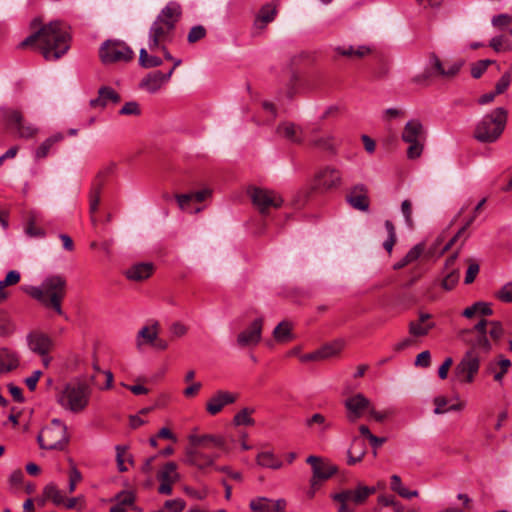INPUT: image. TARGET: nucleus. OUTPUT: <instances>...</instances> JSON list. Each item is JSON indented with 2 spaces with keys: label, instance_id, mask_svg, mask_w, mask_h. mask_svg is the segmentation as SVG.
I'll return each instance as SVG.
<instances>
[{
  "label": "nucleus",
  "instance_id": "nucleus-1",
  "mask_svg": "<svg viewBox=\"0 0 512 512\" xmlns=\"http://www.w3.org/2000/svg\"><path fill=\"white\" fill-rule=\"evenodd\" d=\"M468 334L471 348L464 354L454 369V375L460 383H472L480 368V356L477 351L487 353L493 342H497L503 335V327L499 322L481 319L473 328L464 330Z\"/></svg>",
  "mask_w": 512,
  "mask_h": 512
},
{
  "label": "nucleus",
  "instance_id": "nucleus-2",
  "mask_svg": "<svg viewBox=\"0 0 512 512\" xmlns=\"http://www.w3.org/2000/svg\"><path fill=\"white\" fill-rule=\"evenodd\" d=\"M19 46H36L46 60H58L70 48V34L63 22L51 21L25 38Z\"/></svg>",
  "mask_w": 512,
  "mask_h": 512
},
{
  "label": "nucleus",
  "instance_id": "nucleus-3",
  "mask_svg": "<svg viewBox=\"0 0 512 512\" xmlns=\"http://www.w3.org/2000/svg\"><path fill=\"white\" fill-rule=\"evenodd\" d=\"M23 290L44 308L53 310L59 316L64 315L62 302L67 293L65 276L49 275L44 278L40 286H27Z\"/></svg>",
  "mask_w": 512,
  "mask_h": 512
},
{
  "label": "nucleus",
  "instance_id": "nucleus-4",
  "mask_svg": "<svg viewBox=\"0 0 512 512\" xmlns=\"http://www.w3.org/2000/svg\"><path fill=\"white\" fill-rule=\"evenodd\" d=\"M181 17V6L177 2H169L152 23L148 34L149 50L154 51L161 43L171 40L176 23Z\"/></svg>",
  "mask_w": 512,
  "mask_h": 512
},
{
  "label": "nucleus",
  "instance_id": "nucleus-5",
  "mask_svg": "<svg viewBox=\"0 0 512 512\" xmlns=\"http://www.w3.org/2000/svg\"><path fill=\"white\" fill-rule=\"evenodd\" d=\"M92 390L88 383L75 379L67 383L58 394V403L73 413L83 411L89 404Z\"/></svg>",
  "mask_w": 512,
  "mask_h": 512
},
{
  "label": "nucleus",
  "instance_id": "nucleus-6",
  "mask_svg": "<svg viewBox=\"0 0 512 512\" xmlns=\"http://www.w3.org/2000/svg\"><path fill=\"white\" fill-rule=\"evenodd\" d=\"M507 122V111L498 107L486 114L476 125L474 137L482 143H493L503 133Z\"/></svg>",
  "mask_w": 512,
  "mask_h": 512
},
{
  "label": "nucleus",
  "instance_id": "nucleus-7",
  "mask_svg": "<svg viewBox=\"0 0 512 512\" xmlns=\"http://www.w3.org/2000/svg\"><path fill=\"white\" fill-rule=\"evenodd\" d=\"M41 449L64 450L69 442L67 426L60 419H53L37 436Z\"/></svg>",
  "mask_w": 512,
  "mask_h": 512
},
{
  "label": "nucleus",
  "instance_id": "nucleus-8",
  "mask_svg": "<svg viewBox=\"0 0 512 512\" xmlns=\"http://www.w3.org/2000/svg\"><path fill=\"white\" fill-rule=\"evenodd\" d=\"M374 487L359 484L355 489H344L332 495L338 504L337 512H356V507L364 504L375 493Z\"/></svg>",
  "mask_w": 512,
  "mask_h": 512
},
{
  "label": "nucleus",
  "instance_id": "nucleus-9",
  "mask_svg": "<svg viewBox=\"0 0 512 512\" xmlns=\"http://www.w3.org/2000/svg\"><path fill=\"white\" fill-rule=\"evenodd\" d=\"M402 140L409 144L407 148V157L411 160L421 156L426 140V133L419 120H410L404 126L402 131Z\"/></svg>",
  "mask_w": 512,
  "mask_h": 512
},
{
  "label": "nucleus",
  "instance_id": "nucleus-10",
  "mask_svg": "<svg viewBox=\"0 0 512 512\" xmlns=\"http://www.w3.org/2000/svg\"><path fill=\"white\" fill-rule=\"evenodd\" d=\"M99 57L104 64L129 62L133 59L134 52L123 41L106 40L100 46Z\"/></svg>",
  "mask_w": 512,
  "mask_h": 512
},
{
  "label": "nucleus",
  "instance_id": "nucleus-11",
  "mask_svg": "<svg viewBox=\"0 0 512 512\" xmlns=\"http://www.w3.org/2000/svg\"><path fill=\"white\" fill-rule=\"evenodd\" d=\"M342 185V173L331 165L320 167L314 174L311 188L314 191L325 193L338 189Z\"/></svg>",
  "mask_w": 512,
  "mask_h": 512
},
{
  "label": "nucleus",
  "instance_id": "nucleus-12",
  "mask_svg": "<svg viewBox=\"0 0 512 512\" xmlns=\"http://www.w3.org/2000/svg\"><path fill=\"white\" fill-rule=\"evenodd\" d=\"M253 205L262 214H268L271 209H278L283 204L282 197L275 191L263 188H252L249 191Z\"/></svg>",
  "mask_w": 512,
  "mask_h": 512
},
{
  "label": "nucleus",
  "instance_id": "nucleus-13",
  "mask_svg": "<svg viewBox=\"0 0 512 512\" xmlns=\"http://www.w3.org/2000/svg\"><path fill=\"white\" fill-rule=\"evenodd\" d=\"M306 462L312 466L313 476L311 479L310 497H313L315 489L318 488L321 481L327 480L332 477L337 469L335 466L324 462L320 457L309 456Z\"/></svg>",
  "mask_w": 512,
  "mask_h": 512
},
{
  "label": "nucleus",
  "instance_id": "nucleus-14",
  "mask_svg": "<svg viewBox=\"0 0 512 512\" xmlns=\"http://www.w3.org/2000/svg\"><path fill=\"white\" fill-rule=\"evenodd\" d=\"M371 406L370 400L362 393L354 394L344 401L346 419L349 423H356L360 420Z\"/></svg>",
  "mask_w": 512,
  "mask_h": 512
},
{
  "label": "nucleus",
  "instance_id": "nucleus-15",
  "mask_svg": "<svg viewBox=\"0 0 512 512\" xmlns=\"http://www.w3.org/2000/svg\"><path fill=\"white\" fill-rule=\"evenodd\" d=\"M183 462L187 465L197 467L199 470H205L208 467L214 466L215 457L203 452L201 447L189 443L185 449Z\"/></svg>",
  "mask_w": 512,
  "mask_h": 512
},
{
  "label": "nucleus",
  "instance_id": "nucleus-16",
  "mask_svg": "<svg viewBox=\"0 0 512 512\" xmlns=\"http://www.w3.org/2000/svg\"><path fill=\"white\" fill-rule=\"evenodd\" d=\"M4 119L10 128L17 130L20 138H32L38 129L31 124H24L23 115L18 110L8 109L4 112Z\"/></svg>",
  "mask_w": 512,
  "mask_h": 512
},
{
  "label": "nucleus",
  "instance_id": "nucleus-17",
  "mask_svg": "<svg viewBox=\"0 0 512 512\" xmlns=\"http://www.w3.org/2000/svg\"><path fill=\"white\" fill-rule=\"evenodd\" d=\"M160 482L158 493L162 495L172 494V485L179 481L180 475L177 472V464L175 462H167L157 474Z\"/></svg>",
  "mask_w": 512,
  "mask_h": 512
},
{
  "label": "nucleus",
  "instance_id": "nucleus-18",
  "mask_svg": "<svg viewBox=\"0 0 512 512\" xmlns=\"http://www.w3.org/2000/svg\"><path fill=\"white\" fill-rule=\"evenodd\" d=\"M263 319L256 318L246 329L237 336V345L239 347L256 346L262 337Z\"/></svg>",
  "mask_w": 512,
  "mask_h": 512
},
{
  "label": "nucleus",
  "instance_id": "nucleus-19",
  "mask_svg": "<svg viewBox=\"0 0 512 512\" xmlns=\"http://www.w3.org/2000/svg\"><path fill=\"white\" fill-rule=\"evenodd\" d=\"M29 349L40 355H48L53 348V340L47 334L40 331H32L27 335Z\"/></svg>",
  "mask_w": 512,
  "mask_h": 512
},
{
  "label": "nucleus",
  "instance_id": "nucleus-20",
  "mask_svg": "<svg viewBox=\"0 0 512 512\" xmlns=\"http://www.w3.org/2000/svg\"><path fill=\"white\" fill-rule=\"evenodd\" d=\"M238 398V394L232 393L225 390L216 391L206 403V411L210 415H216L222 411V409L233 404Z\"/></svg>",
  "mask_w": 512,
  "mask_h": 512
},
{
  "label": "nucleus",
  "instance_id": "nucleus-21",
  "mask_svg": "<svg viewBox=\"0 0 512 512\" xmlns=\"http://www.w3.org/2000/svg\"><path fill=\"white\" fill-rule=\"evenodd\" d=\"M173 74V69L167 73L153 71L148 73L140 82V87L149 93H155L161 89L164 83L168 82Z\"/></svg>",
  "mask_w": 512,
  "mask_h": 512
},
{
  "label": "nucleus",
  "instance_id": "nucleus-22",
  "mask_svg": "<svg viewBox=\"0 0 512 512\" xmlns=\"http://www.w3.org/2000/svg\"><path fill=\"white\" fill-rule=\"evenodd\" d=\"M346 200L354 209L360 211L369 209L368 190L363 184L354 186L347 194Z\"/></svg>",
  "mask_w": 512,
  "mask_h": 512
},
{
  "label": "nucleus",
  "instance_id": "nucleus-23",
  "mask_svg": "<svg viewBox=\"0 0 512 512\" xmlns=\"http://www.w3.org/2000/svg\"><path fill=\"white\" fill-rule=\"evenodd\" d=\"M188 442L194 446L201 447V449H210L212 447L223 449L225 447V439L222 436L212 434L198 435L192 433L188 436Z\"/></svg>",
  "mask_w": 512,
  "mask_h": 512
},
{
  "label": "nucleus",
  "instance_id": "nucleus-24",
  "mask_svg": "<svg viewBox=\"0 0 512 512\" xmlns=\"http://www.w3.org/2000/svg\"><path fill=\"white\" fill-rule=\"evenodd\" d=\"M250 508L253 512H285L286 502L283 499L271 500L260 497L250 502Z\"/></svg>",
  "mask_w": 512,
  "mask_h": 512
},
{
  "label": "nucleus",
  "instance_id": "nucleus-25",
  "mask_svg": "<svg viewBox=\"0 0 512 512\" xmlns=\"http://www.w3.org/2000/svg\"><path fill=\"white\" fill-rule=\"evenodd\" d=\"M120 100V95L112 87L102 86L98 90V96L91 99L89 104L93 108H105L110 102L118 103Z\"/></svg>",
  "mask_w": 512,
  "mask_h": 512
},
{
  "label": "nucleus",
  "instance_id": "nucleus-26",
  "mask_svg": "<svg viewBox=\"0 0 512 512\" xmlns=\"http://www.w3.org/2000/svg\"><path fill=\"white\" fill-rule=\"evenodd\" d=\"M305 425L320 438H323L326 432L332 428V422L321 413H314L312 416L308 417L305 420Z\"/></svg>",
  "mask_w": 512,
  "mask_h": 512
},
{
  "label": "nucleus",
  "instance_id": "nucleus-27",
  "mask_svg": "<svg viewBox=\"0 0 512 512\" xmlns=\"http://www.w3.org/2000/svg\"><path fill=\"white\" fill-rule=\"evenodd\" d=\"M277 14L276 7L271 4L267 3L261 7L258 14L255 17L253 27L255 30H263L265 27L274 21Z\"/></svg>",
  "mask_w": 512,
  "mask_h": 512
},
{
  "label": "nucleus",
  "instance_id": "nucleus-28",
  "mask_svg": "<svg viewBox=\"0 0 512 512\" xmlns=\"http://www.w3.org/2000/svg\"><path fill=\"white\" fill-rule=\"evenodd\" d=\"M154 270L152 263H137L125 271V276L132 281H143L149 278Z\"/></svg>",
  "mask_w": 512,
  "mask_h": 512
},
{
  "label": "nucleus",
  "instance_id": "nucleus-29",
  "mask_svg": "<svg viewBox=\"0 0 512 512\" xmlns=\"http://www.w3.org/2000/svg\"><path fill=\"white\" fill-rule=\"evenodd\" d=\"M159 333V323L154 322L151 326H143L137 333L136 346L140 349L143 345H152Z\"/></svg>",
  "mask_w": 512,
  "mask_h": 512
},
{
  "label": "nucleus",
  "instance_id": "nucleus-30",
  "mask_svg": "<svg viewBox=\"0 0 512 512\" xmlns=\"http://www.w3.org/2000/svg\"><path fill=\"white\" fill-rule=\"evenodd\" d=\"M102 173H99L96 177V180L91 188L90 196H89V211L91 214V222L93 225L96 224V218L94 214L98 210V206L100 204V195L103 187V180L101 179Z\"/></svg>",
  "mask_w": 512,
  "mask_h": 512
},
{
  "label": "nucleus",
  "instance_id": "nucleus-31",
  "mask_svg": "<svg viewBox=\"0 0 512 512\" xmlns=\"http://www.w3.org/2000/svg\"><path fill=\"white\" fill-rule=\"evenodd\" d=\"M367 448L364 441L360 440L358 437H355L352 440L351 446L347 451V464L355 465L362 461L366 454Z\"/></svg>",
  "mask_w": 512,
  "mask_h": 512
},
{
  "label": "nucleus",
  "instance_id": "nucleus-32",
  "mask_svg": "<svg viewBox=\"0 0 512 512\" xmlns=\"http://www.w3.org/2000/svg\"><path fill=\"white\" fill-rule=\"evenodd\" d=\"M42 221L41 215L36 211L29 212L27 216V224L25 227V233L29 237L43 238L46 233L44 229L38 227L37 224Z\"/></svg>",
  "mask_w": 512,
  "mask_h": 512
},
{
  "label": "nucleus",
  "instance_id": "nucleus-33",
  "mask_svg": "<svg viewBox=\"0 0 512 512\" xmlns=\"http://www.w3.org/2000/svg\"><path fill=\"white\" fill-rule=\"evenodd\" d=\"M455 403H452L448 406L449 400L444 396H437L434 398L433 402L435 405L434 413L435 414H444L451 411H461L465 407V402L459 401L456 399Z\"/></svg>",
  "mask_w": 512,
  "mask_h": 512
},
{
  "label": "nucleus",
  "instance_id": "nucleus-34",
  "mask_svg": "<svg viewBox=\"0 0 512 512\" xmlns=\"http://www.w3.org/2000/svg\"><path fill=\"white\" fill-rule=\"evenodd\" d=\"M425 245L423 243L416 244L413 246L407 254L398 262L393 265L395 270H399L407 266L408 264L416 261L424 252Z\"/></svg>",
  "mask_w": 512,
  "mask_h": 512
},
{
  "label": "nucleus",
  "instance_id": "nucleus-35",
  "mask_svg": "<svg viewBox=\"0 0 512 512\" xmlns=\"http://www.w3.org/2000/svg\"><path fill=\"white\" fill-rule=\"evenodd\" d=\"M493 314V310L487 302H475L473 305L465 308L462 312V316L466 318H472L476 315L490 316Z\"/></svg>",
  "mask_w": 512,
  "mask_h": 512
},
{
  "label": "nucleus",
  "instance_id": "nucleus-36",
  "mask_svg": "<svg viewBox=\"0 0 512 512\" xmlns=\"http://www.w3.org/2000/svg\"><path fill=\"white\" fill-rule=\"evenodd\" d=\"M277 133L294 143H301L303 138L300 130L293 123H282L277 127Z\"/></svg>",
  "mask_w": 512,
  "mask_h": 512
},
{
  "label": "nucleus",
  "instance_id": "nucleus-37",
  "mask_svg": "<svg viewBox=\"0 0 512 512\" xmlns=\"http://www.w3.org/2000/svg\"><path fill=\"white\" fill-rule=\"evenodd\" d=\"M18 366V358L7 348H0V374L9 372Z\"/></svg>",
  "mask_w": 512,
  "mask_h": 512
},
{
  "label": "nucleus",
  "instance_id": "nucleus-38",
  "mask_svg": "<svg viewBox=\"0 0 512 512\" xmlns=\"http://www.w3.org/2000/svg\"><path fill=\"white\" fill-rule=\"evenodd\" d=\"M64 139L63 134L57 133L47 138L36 150L35 157L37 159L45 158L51 149V147Z\"/></svg>",
  "mask_w": 512,
  "mask_h": 512
},
{
  "label": "nucleus",
  "instance_id": "nucleus-39",
  "mask_svg": "<svg viewBox=\"0 0 512 512\" xmlns=\"http://www.w3.org/2000/svg\"><path fill=\"white\" fill-rule=\"evenodd\" d=\"M273 337L276 341L286 343L292 340L291 324L287 321L280 322L273 331Z\"/></svg>",
  "mask_w": 512,
  "mask_h": 512
},
{
  "label": "nucleus",
  "instance_id": "nucleus-40",
  "mask_svg": "<svg viewBox=\"0 0 512 512\" xmlns=\"http://www.w3.org/2000/svg\"><path fill=\"white\" fill-rule=\"evenodd\" d=\"M257 463L262 467L271 469H279L282 467V462L274 456L273 453L265 451L257 455Z\"/></svg>",
  "mask_w": 512,
  "mask_h": 512
},
{
  "label": "nucleus",
  "instance_id": "nucleus-41",
  "mask_svg": "<svg viewBox=\"0 0 512 512\" xmlns=\"http://www.w3.org/2000/svg\"><path fill=\"white\" fill-rule=\"evenodd\" d=\"M343 346L344 342L342 340H336L318 349V354L321 359H327L337 355L342 350Z\"/></svg>",
  "mask_w": 512,
  "mask_h": 512
},
{
  "label": "nucleus",
  "instance_id": "nucleus-42",
  "mask_svg": "<svg viewBox=\"0 0 512 512\" xmlns=\"http://www.w3.org/2000/svg\"><path fill=\"white\" fill-rule=\"evenodd\" d=\"M139 64L141 67L146 69L154 68L162 64V59L148 54V51L145 48H142L139 53Z\"/></svg>",
  "mask_w": 512,
  "mask_h": 512
},
{
  "label": "nucleus",
  "instance_id": "nucleus-43",
  "mask_svg": "<svg viewBox=\"0 0 512 512\" xmlns=\"http://www.w3.org/2000/svg\"><path fill=\"white\" fill-rule=\"evenodd\" d=\"M435 324L433 322L429 323H420L416 321H411L409 323V333L414 337H423L426 336L429 331L434 328Z\"/></svg>",
  "mask_w": 512,
  "mask_h": 512
},
{
  "label": "nucleus",
  "instance_id": "nucleus-44",
  "mask_svg": "<svg viewBox=\"0 0 512 512\" xmlns=\"http://www.w3.org/2000/svg\"><path fill=\"white\" fill-rule=\"evenodd\" d=\"M44 495L56 505L65 503V497L54 484H48L44 489Z\"/></svg>",
  "mask_w": 512,
  "mask_h": 512
},
{
  "label": "nucleus",
  "instance_id": "nucleus-45",
  "mask_svg": "<svg viewBox=\"0 0 512 512\" xmlns=\"http://www.w3.org/2000/svg\"><path fill=\"white\" fill-rule=\"evenodd\" d=\"M20 273L16 270H11L7 273L5 279L0 281V300H4L7 295L2 290L10 285H15L20 281Z\"/></svg>",
  "mask_w": 512,
  "mask_h": 512
},
{
  "label": "nucleus",
  "instance_id": "nucleus-46",
  "mask_svg": "<svg viewBox=\"0 0 512 512\" xmlns=\"http://www.w3.org/2000/svg\"><path fill=\"white\" fill-rule=\"evenodd\" d=\"M13 325L9 315L0 309V337H7L13 333Z\"/></svg>",
  "mask_w": 512,
  "mask_h": 512
},
{
  "label": "nucleus",
  "instance_id": "nucleus-47",
  "mask_svg": "<svg viewBox=\"0 0 512 512\" xmlns=\"http://www.w3.org/2000/svg\"><path fill=\"white\" fill-rule=\"evenodd\" d=\"M493 63H495V61L489 59L479 60L473 63L471 65V76L475 79H479Z\"/></svg>",
  "mask_w": 512,
  "mask_h": 512
},
{
  "label": "nucleus",
  "instance_id": "nucleus-48",
  "mask_svg": "<svg viewBox=\"0 0 512 512\" xmlns=\"http://www.w3.org/2000/svg\"><path fill=\"white\" fill-rule=\"evenodd\" d=\"M459 278L460 273L458 269H451L450 271H447V274L442 281V287L445 290L453 289L455 285L458 283Z\"/></svg>",
  "mask_w": 512,
  "mask_h": 512
},
{
  "label": "nucleus",
  "instance_id": "nucleus-49",
  "mask_svg": "<svg viewBox=\"0 0 512 512\" xmlns=\"http://www.w3.org/2000/svg\"><path fill=\"white\" fill-rule=\"evenodd\" d=\"M512 80V70L506 71L495 85V93L497 95L503 94L509 87Z\"/></svg>",
  "mask_w": 512,
  "mask_h": 512
},
{
  "label": "nucleus",
  "instance_id": "nucleus-50",
  "mask_svg": "<svg viewBox=\"0 0 512 512\" xmlns=\"http://www.w3.org/2000/svg\"><path fill=\"white\" fill-rule=\"evenodd\" d=\"M127 449H128V447L125 445H116L115 446L116 462H117V468H118L119 472H126L128 470L127 467L125 466V461H126L125 455H126Z\"/></svg>",
  "mask_w": 512,
  "mask_h": 512
},
{
  "label": "nucleus",
  "instance_id": "nucleus-51",
  "mask_svg": "<svg viewBox=\"0 0 512 512\" xmlns=\"http://www.w3.org/2000/svg\"><path fill=\"white\" fill-rule=\"evenodd\" d=\"M251 410H249L248 408H244L242 409L241 411H239L235 416H234V423L235 425H245V426H248V425H252L254 423V420L250 417V414H251Z\"/></svg>",
  "mask_w": 512,
  "mask_h": 512
},
{
  "label": "nucleus",
  "instance_id": "nucleus-52",
  "mask_svg": "<svg viewBox=\"0 0 512 512\" xmlns=\"http://www.w3.org/2000/svg\"><path fill=\"white\" fill-rule=\"evenodd\" d=\"M206 36V29L202 25L193 26L187 36V41L189 43H195Z\"/></svg>",
  "mask_w": 512,
  "mask_h": 512
},
{
  "label": "nucleus",
  "instance_id": "nucleus-53",
  "mask_svg": "<svg viewBox=\"0 0 512 512\" xmlns=\"http://www.w3.org/2000/svg\"><path fill=\"white\" fill-rule=\"evenodd\" d=\"M430 64L432 66L430 70L433 72V76L444 77L445 66L435 53L430 54Z\"/></svg>",
  "mask_w": 512,
  "mask_h": 512
},
{
  "label": "nucleus",
  "instance_id": "nucleus-54",
  "mask_svg": "<svg viewBox=\"0 0 512 512\" xmlns=\"http://www.w3.org/2000/svg\"><path fill=\"white\" fill-rule=\"evenodd\" d=\"M401 212L405 218V223L409 228H413L414 222L412 219V203L410 200H404L401 203Z\"/></svg>",
  "mask_w": 512,
  "mask_h": 512
},
{
  "label": "nucleus",
  "instance_id": "nucleus-55",
  "mask_svg": "<svg viewBox=\"0 0 512 512\" xmlns=\"http://www.w3.org/2000/svg\"><path fill=\"white\" fill-rule=\"evenodd\" d=\"M116 500L118 501L117 505L124 508V506H130L134 503L135 495L131 491H121L117 494Z\"/></svg>",
  "mask_w": 512,
  "mask_h": 512
},
{
  "label": "nucleus",
  "instance_id": "nucleus-56",
  "mask_svg": "<svg viewBox=\"0 0 512 512\" xmlns=\"http://www.w3.org/2000/svg\"><path fill=\"white\" fill-rule=\"evenodd\" d=\"M489 45L496 52L504 51L509 48L508 39L504 36H496L492 38Z\"/></svg>",
  "mask_w": 512,
  "mask_h": 512
},
{
  "label": "nucleus",
  "instance_id": "nucleus-57",
  "mask_svg": "<svg viewBox=\"0 0 512 512\" xmlns=\"http://www.w3.org/2000/svg\"><path fill=\"white\" fill-rule=\"evenodd\" d=\"M119 114H121V115H139L140 114L139 104L135 101L127 102L119 110Z\"/></svg>",
  "mask_w": 512,
  "mask_h": 512
},
{
  "label": "nucleus",
  "instance_id": "nucleus-58",
  "mask_svg": "<svg viewBox=\"0 0 512 512\" xmlns=\"http://www.w3.org/2000/svg\"><path fill=\"white\" fill-rule=\"evenodd\" d=\"M498 365L500 367V371L494 374V380L497 382H502L504 375L508 372V369L511 366V361L509 359L502 358L498 362Z\"/></svg>",
  "mask_w": 512,
  "mask_h": 512
},
{
  "label": "nucleus",
  "instance_id": "nucleus-59",
  "mask_svg": "<svg viewBox=\"0 0 512 512\" xmlns=\"http://www.w3.org/2000/svg\"><path fill=\"white\" fill-rule=\"evenodd\" d=\"M81 479H82V475H81L80 471L76 467H73L69 473V486H68L69 493H72L75 491L76 484Z\"/></svg>",
  "mask_w": 512,
  "mask_h": 512
},
{
  "label": "nucleus",
  "instance_id": "nucleus-60",
  "mask_svg": "<svg viewBox=\"0 0 512 512\" xmlns=\"http://www.w3.org/2000/svg\"><path fill=\"white\" fill-rule=\"evenodd\" d=\"M431 77H433V72L430 69H426L424 72L415 75L411 82L418 85H427Z\"/></svg>",
  "mask_w": 512,
  "mask_h": 512
},
{
  "label": "nucleus",
  "instance_id": "nucleus-61",
  "mask_svg": "<svg viewBox=\"0 0 512 512\" xmlns=\"http://www.w3.org/2000/svg\"><path fill=\"white\" fill-rule=\"evenodd\" d=\"M479 269L480 268L477 263L471 262L469 264L468 269L466 271V275H465V280H464L465 284H471L475 280L477 274L479 273Z\"/></svg>",
  "mask_w": 512,
  "mask_h": 512
},
{
  "label": "nucleus",
  "instance_id": "nucleus-62",
  "mask_svg": "<svg viewBox=\"0 0 512 512\" xmlns=\"http://www.w3.org/2000/svg\"><path fill=\"white\" fill-rule=\"evenodd\" d=\"M463 66V61H456L450 63L444 69V77H454L456 76Z\"/></svg>",
  "mask_w": 512,
  "mask_h": 512
},
{
  "label": "nucleus",
  "instance_id": "nucleus-63",
  "mask_svg": "<svg viewBox=\"0 0 512 512\" xmlns=\"http://www.w3.org/2000/svg\"><path fill=\"white\" fill-rule=\"evenodd\" d=\"M497 297L503 302H512V282L504 285L497 293Z\"/></svg>",
  "mask_w": 512,
  "mask_h": 512
},
{
  "label": "nucleus",
  "instance_id": "nucleus-64",
  "mask_svg": "<svg viewBox=\"0 0 512 512\" xmlns=\"http://www.w3.org/2000/svg\"><path fill=\"white\" fill-rule=\"evenodd\" d=\"M512 23V17L508 14H499L492 18V24L496 27H505Z\"/></svg>",
  "mask_w": 512,
  "mask_h": 512
}]
</instances>
